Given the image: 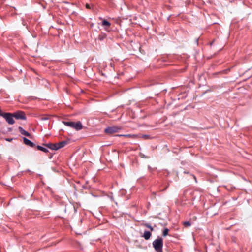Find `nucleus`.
<instances>
[{
	"mask_svg": "<svg viewBox=\"0 0 252 252\" xmlns=\"http://www.w3.org/2000/svg\"><path fill=\"white\" fill-rule=\"evenodd\" d=\"M151 236V233L150 232L148 231H145L144 233L143 237L144 238V239L145 240H147L150 239Z\"/></svg>",
	"mask_w": 252,
	"mask_h": 252,
	"instance_id": "obj_10",
	"label": "nucleus"
},
{
	"mask_svg": "<svg viewBox=\"0 0 252 252\" xmlns=\"http://www.w3.org/2000/svg\"><path fill=\"white\" fill-rule=\"evenodd\" d=\"M67 144V142L66 141H62L59 143H55V145L56 146V150L64 147Z\"/></svg>",
	"mask_w": 252,
	"mask_h": 252,
	"instance_id": "obj_6",
	"label": "nucleus"
},
{
	"mask_svg": "<svg viewBox=\"0 0 252 252\" xmlns=\"http://www.w3.org/2000/svg\"><path fill=\"white\" fill-rule=\"evenodd\" d=\"M144 225L147 227L148 228L150 229L151 231H153L154 230L153 228L148 223H145L144 224Z\"/></svg>",
	"mask_w": 252,
	"mask_h": 252,
	"instance_id": "obj_15",
	"label": "nucleus"
},
{
	"mask_svg": "<svg viewBox=\"0 0 252 252\" xmlns=\"http://www.w3.org/2000/svg\"><path fill=\"white\" fill-rule=\"evenodd\" d=\"M13 114L10 113H6L3 116V118L5 119L6 122L10 125H13L15 123L13 119Z\"/></svg>",
	"mask_w": 252,
	"mask_h": 252,
	"instance_id": "obj_3",
	"label": "nucleus"
},
{
	"mask_svg": "<svg viewBox=\"0 0 252 252\" xmlns=\"http://www.w3.org/2000/svg\"><path fill=\"white\" fill-rule=\"evenodd\" d=\"M63 123L64 125L73 128L76 130H79L82 128V125L80 121H78L76 123L73 122L63 121Z\"/></svg>",
	"mask_w": 252,
	"mask_h": 252,
	"instance_id": "obj_2",
	"label": "nucleus"
},
{
	"mask_svg": "<svg viewBox=\"0 0 252 252\" xmlns=\"http://www.w3.org/2000/svg\"><path fill=\"white\" fill-rule=\"evenodd\" d=\"M18 129H19L20 133L21 134L26 136H28V137L31 136V134L29 132H28L27 131L25 130L21 126H19L18 127Z\"/></svg>",
	"mask_w": 252,
	"mask_h": 252,
	"instance_id": "obj_8",
	"label": "nucleus"
},
{
	"mask_svg": "<svg viewBox=\"0 0 252 252\" xmlns=\"http://www.w3.org/2000/svg\"><path fill=\"white\" fill-rule=\"evenodd\" d=\"M14 117L16 119H21V120H26V116L25 114L23 111H17L14 113H13Z\"/></svg>",
	"mask_w": 252,
	"mask_h": 252,
	"instance_id": "obj_5",
	"label": "nucleus"
},
{
	"mask_svg": "<svg viewBox=\"0 0 252 252\" xmlns=\"http://www.w3.org/2000/svg\"><path fill=\"white\" fill-rule=\"evenodd\" d=\"M86 7L87 8H88V9L90 8V6L88 4H86Z\"/></svg>",
	"mask_w": 252,
	"mask_h": 252,
	"instance_id": "obj_16",
	"label": "nucleus"
},
{
	"mask_svg": "<svg viewBox=\"0 0 252 252\" xmlns=\"http://www.w3.org/2000/svg\"><path fill=\"white\" fill-rule=\"evenodd\" d=\"M183 224L186 227L190 226L191 224L189 221H185L183 223Z\"/></svg>",
	"mask_w": 252,
	"mask_h": 252,
	"instance_id": "obj_14",
	"label": "nucleus"
},
{
	"mask_svg": "<svg viewBox=\"0 0 252 252\" xmlns=\"http://www.w3.org/2000/svg\"><path fill=\"white\" fill-rule=\"evenodd\" d=\"M152 244L157 252H163V239L161 237H158L153 242Z\"/></svg>",
	"mask_w": 252,
	"mask_h": 252,
	"instance_id": "obj_1",
	"label": "nucleus"
},
{
	"mask_svg": "<svg viewBox=\"0 0 252 252\" xmlns=\"http://www.w3.org/2000/svg\"><path fill=\"white\" fill-rule=\"evenodd\" d=\"M121 129V127L117 126L108 127L105 129L106 133L113 134L119 131Z\"/></svg>",
	"mask_w": 252,
	"mask_h": 252,
	"instance_id": "obj_4",
	"label": "nucleus"
},
{
	"mask_svg": "<svg viewBox=\"0 0 252 252\" xmlns=\"http://www.w3.org/2000/svg\"><path fill=\"white\" fill-rule=\"evenodd\" d=\"M168 232H169V229L168 228H165L163 231V233H162L163 236L164 237L166 236L168 234Z\"/></svg>",
	"mask_w": 252,
	"mask_h": 252,
	"instance_id": "obj_13",
	"label": "nucleus"
},
{
	"mask_svg": "<svg viewBox=\"0 0 252 252\" xmlns=\"http://www.w3.org/2000/svg\"><path fill=\"white\" fill-rule=\"evenodd\" d=\"M37 148L38 149V150L42 151H43V152H44L45 153H47V152H48V149L47 148H44L43 147H42L41 146L38 145L37 146Z\"/></svg>",
	"mask_w": 252,
	"mask_h": 252,
	"instance_id": "obj_12",
	"label": "nucleus"
},
{
	"mask_svg": "<svg viewBox=\"0 0 252 252\" xmlns=\"http://www.w3.org/2000/svg\"><path fill=\"white\" fill-rule=\"evenodd\" d=\"M23 141L25 145L31 147H33L35 146V144L32 142L25 137L23 138Z\"/></svg>",
	"mask_w": 252,
	"mask_h": 252,
	"instance_id": "obj_7",
	"label": "nucleus"
},
{
	"mask_svg": "<svg viewBox=\"0 0 252 252\" xmlns=\"http://www.w3.org/2000/svg\"><path fill=\"white\" fill-rule=\"evenodd\" d=\"M6 140L10 142V141H11L12 139H7Z\"/></svg>",
	"mask_w": 252,
	"mask_h": 252,
	"instance_id": "obj_18",
	"label": "nucleus"
},
{
	"mask_svg": "<svg viewBox=\"0 0 252 252\" xmlns=\"http://www.w3.org/2000/svg\"><path fill=\"white\" fill-rule=\"evenodd\" d=\"M102 25L105 27L106 30H107V28L110 27L111 23L106 20L103 19L102 21Z\"/></svg>",
	"mask_w": 252,
	"mask_h": 252,
	"instance_id": "obj_9",
	"label": "nucleus"
},
{
	"mask_svg": "<svg viewBox=\"0 0 252 252\" xmlns=\"http://www.w3.org/2000/svg\"><path fill=\"white\" fill-rule=\"evenodd\" d=\"M46 147L53 150H56V146L55 145V144L52 143H49L46 144L44 145Z\"/></svg>",
	"mask_w": 252,
	"mask_h": 252,
	"instance_id": "obj_11",
	"label": "nucleus"
},
{
	"mask_svg": "<svg viewBox=\"0 0 252 252\" xmlns=\"http://www.w3.org/2000/svg\"><path fill=\"white\" fill-rule=\"evenodd\" d=\"M123 136H126V137H130V136H131L130 135H124Z\"/></svg>",
	"mask_w": 252,
	"mask_h": 252,
	"instance_id": "obj_17",
	"label": "nucleus"
}]
</instances>
